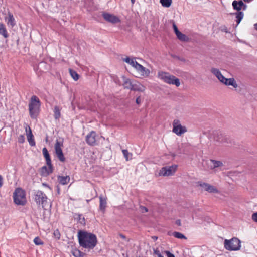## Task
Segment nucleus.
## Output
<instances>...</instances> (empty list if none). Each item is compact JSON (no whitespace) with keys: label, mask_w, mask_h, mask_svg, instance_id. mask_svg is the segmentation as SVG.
Returning a JSON list of instances; mask_svg holds the SVG:
<instances>
[{"label":"nucleus","mask_w":257,"mask_h":257,"mask_svg":"<svg viewBox=\"0 0 257 257\" xmlns=\"http://www.w3.org/2000/svg\"><path fill=\"white\" fill-rule=\"evenodd\" d=\"M40 106L41 102L39 98L36 95H33L29 104V113L32 118H36L39 113Z\"/></svg>","instance_id":"7ed1b4c3"},{"label":"nucleus","mask_w":257,"mask_h":257,"mask_svg":"<svg viewBox=\"0 0 257 257\" xmlns=\"http://www.w3.org/2000/svg\"><path fill=\"white\" fill-rule=\"evenodd\" d=\"M76 218L79 221L81 224H85V219L84 217L81 214H76Z\"/></svg>","instance_id":"72a5a7b5"},{"label":"nucleus","mask_w":257,"mask_h":257,"mask_svg":"<svg viewBox=\"0 0 257 257\" xmlns=\"http://www.w3.org/2000/svg\"><path fill=\"white\" fill-rule=\"evenodd\" d=\"M177 222H178V224H179V225L180 224V221H177Z\"/></svg>","instance_id":"864d4df0"},{"label":"nucleus","mask_w":257,"mask_h":257,"mask_svg":"<svg viewBox=\"0 0 257 257\" xmlns=\"http://www.w3.org/2000/svg\"><path fill=\"white\" fill-rule=\"evenodd\" d=\"M29 128V132L27 133V138L28 141L29 143V144L31 146H34L35 145V142L34 139L33 135L32 134L31 128L28 126Z\"/></svg>","instance_id":"a211bd4d"},{"label":"nucleus","mask_w":257,"mask_h":257,"mask_svg":"<svg viewBox=\"0 0 257 257\" xmlns=\"http://www.w3.org/2000/svg\"><path fill=\"white\" fill-rule=\"evenodd\" d=\"M166 254L167 255L168 257H175L174 255L170 252L169 251H166Z\"/></svg>","instance_id":"ea45409f"},{"label":"nucleus","mask_w":257,"mask_h":257,"mask_svg":"<svg viewBox=\"0 0 257 257\" xmlns=\"http://www.w3.org/2000/svg\"><path fill=\"white\" fill-rule=\"evenodd\" d=\"M78 239L81 246L89 249H93L97 243L96 235L86 231H79L78 233Z\"/></svg>","instance_id":"f257e3e1"},{"label":"nucleus","mask_w":257,"mask_h":257,"mask_svg":"<svg viewBox=\"0 0 257 257\" xmlns=\"http://www.w3.org/2000/svg\"><path fill=\"white\" fill-rule=\"evenodd\" d=\"M211 72L216 76V77L218 79V80L221 82H223V80L225 78V77L222 75L220 71L216 68H212L211 70Z\"/></svg>","instance_id":"6ab92c4d"},{"label":"nucleus","mask_w":257,"mask_h":257,"mask_svg":"<svg viewBox=\"0 0 257 257\" xmlns=\"http://www.w3.org/2000/svg\"><path fill=\"white\" fill-rule=\"evenodd\" d=\"M53 172V166L52 164L46 166H43L41 169V174L42 176H46Z\"/></svg>","instance_id":"2eb2a0df"},{"label":"nucleus","mask_w":257,"mask_h":257,"mask_svg":"<svg viewBox=\"0 0 257 257\" xmlns=\"http://www.w3.org/2000/svg\"><path fill=\"white\" fill-rule=\"evenodd\" d=\"M145 89V87L140 84H134L131 90H134V91H138L140 92H143L144 91Z\"/></svg>","instance_id":"a878e982"},{"label":"nucleus","mask_w":257,"mask_h":257,"mask_svg":"<svg viewBox=\"0 0 257 257\" xmlns=\"http://www.w3.org/2000/svg\"><path fill=\"white\" fill-rule=\"evenodd\" d=\"M34 200L38 205H41L42 208L48 206V197L42 191L38 190L35 193Z\"/></svg>","instance_id":"0eeeda50"},{"label":"nucleus","mask_w":257,"mask_h":257,"mask_svg":"<svg viewBox=\"0 0 257 257\" xmlns=\"http://www.w3.org/2000/svg\"><path fill=\"white\" fill-rule=\"evenodd\" d=\"M254 28L257 30V23L254 24Z\"/></svg>","instance_id":"09e8293b"},{"label":"nucleus","mask_w":257,"mask_h":257,"mask_svg":"<svg viewBox=\"0 0 257 257\" xmlns=\"http://www.w3.org/2000/svg\"><path fill=\"white\" fill-rule=\"evenodd\" d=\"M0 34L5 38H7L9 37V34L7 32L5 25L1 23H0Z\"/></svg>","instance_id":"5701e85b"},{"label":"nucleus","mask_w":257,"mask_h":257,"mask_svg":"<svg viewBox=\"0 0 257 257\" xmlns=\"http://www.w3.org/2000/svg\"><path fill=\"white\" fill-rule=\"evenodd\" d=\"M160 3L163 7L168 8L171 5L172 0H160Z\"/></svg>","instance_id":"bb28decb"},{"label":"nucleus","mask_w":257,"mask_h":257,"mask_svg":"<svg viewBox=\"0 0 257 257\" xmlns=\"http://www.w3.org/2000/svg\"><path fill=\"white\" fill-rule=\"evenodd\" d=\"M177 222H178V224H179V225L180 224V221H177Z\"/></svg>","instance_id":"3c124183"},{"label":"nucleus","mask_w":257,"mask_h":257,"mask_svg":"<svg viewBox=\"0 0 257 257\" xmlns=\"http://www.w3.org/2000/svg\"><path fill=\"white\" fill-rule=\"evenodd\" d=\"M123 60L134 67L141 76L147 77L150 75V71L149 69L139 64L136 61L135 58H130L127 57L123 58Z\"/></svg>","instance_id":"f03ea898"},{"label":"nucleus","mask_w":257,"mask_h":257,"mask_svg":"<svg viewBox=\"0 0 257 257\" xmlns=\"http://www.w3.org/2000/svg\"><path fill=\"white\" fill-rule=\"evenodd\" d=\"M178 166L173 165L170 166L162 167L159 171V175L160 176H169L174 174L176 172Z\"/></svg>","instance_id":"9d476101"},{"label":"nucleus","mask_w":257,"mask_h":257,"mask_svg":"<svg viewBox=\"0 0 257 257\" xmlns=\"http://www.w3.org/2000/svg\"><path fill=\"white\" fill-rule=\"evenodd\" d=\"M173 27L175 34L178 33V32H180L178 29L177 26L175 24H173Z\"/></svg>","instance_id":"e433bc0d"},{"label":"nucleus","mask_w":257,"mask_h":257,"mask_svg":"<svg viewBox=\"0 0 257 257\" xmlns=\"http://www.w3.org/2000/svg\"><path fill=\"white\" fill-rule=\"evenodd\" d=\"M245 2H247V3H249L250 2V1H251L252 0H243Z\"/></svg>","instance_id":"de8ad7c7"},{"label":"nucleus","mask_w":257,"mask_h":257,"mask_svg":"<svg viewBox=\"0 0 257 257\" xmlns=\"http://www.w3.org/2000/svg\"><path fill=\"white\" fill-rule=\"evenodd\" d=\"M80 253L81 252L80 251H77V253H76V254L74 253L73 255L76 257H80Z\"/></svg>","instance_id":"79ce46f5"},{"label":"nucleus","mask_w":257,"mask_h":257,"mask_svg":"<svg viewBox=\"0 0 257 257\" xmlns=\"http://www.w3.org/2000/svg\"><path fill=\"white\" fill-rule=\"evenodd\" d=\"M224 248L229 251H236L241 247L240 241L237 238L233 237L231 239L224 240Z\"/></svg>","instance_id":"423d86ee"},{"label":"nucleus","mask_w":257,"mask_h":257,"mask_svg":"<svg viewBox=\"0 0 257 257\" xmlns=\"http://www.w3.org/2000/svg\"><path fill=\"white\" fill-rule=\"evenodd\" d=\"M54 117L55 119H58L61 116L60 110L58 106H55L54 109Z\"/></svg>","instance_id":"c756f323"},{"label":"nucleus","mask_w":257,"mask_h":257,"mask_svg":"<svg viewBox=\"0 0 257 257\" xmlns=\"http://www.w3.org/2000/svg\"><path fill=\"white\" fill-rule=\"evenodd\" d=\"M131 2L134 4L135 2V0H131Z\"/></svg>","instance_id":"8fccbe9b"},{"label":"nucleus","mask_w":257,"mask_h":257,"mask_svg":"<svg viewBox=\"0 0 257 257\" xmlns=\"http://www.w3.org/2000/svg\"><path fill=\"white\" fill-rule=\"evenodd\" d=\"M25 141V137L23 135H20L18 138V142L20 143H23Z\"/></svg>","instance_id":"c9c22d12"},{"label":"nucleus","mask_w":257,"mask_h":257,"mask_svg":"<svg viewBox=\"0 0 257 257\" xmlns=\"http://www.w3.org/2000/svg\"><path fill=\"white\" fill-rule=\"evenodd\" d=\"M143 209H144V211H145L146 212H148V209H147L146 207H143Z\"/></svg>","instance_id":"49530a36"},{"label":"nucleus","mask_w":257,"mask_h":257,"mask_svg":"<svg viewBox=\"0 0 257 257\" xmlns=\"http://www.w3.org/2000/svg\"><path fill=\"white\" fill-rule=\"evenodd\" d=\"M172 132L177 136H181L187 132L185 126L181 125V121L178 119H175L172 122Z\"/></svg>","instance_id":"6e6552de"},{"label":"nucleus","mask_w":257,"mask_h":257,"mask_svg":"<svg viewBox=\"0 0 257 257\" xmlns=\"http://www.w3.org/2000/svg\"><path fill=\"white\" fill-rule=\"evenodd\" d=\"M154 239H157V237L155 236V237H154Z\"/></svg>","instance_id":"6e6d98bb"},{"label":"nucleus","mask_w":257,"mask_h":257,"mask_svg":"<svg viewBox=\"0 0 257 257\" xmlns=\"http://www.w3.org/2000/svg\"><path fill=\"white\" fill-rule=\"evenodd\" d=\"M223 81V82H222V83L226 85H232L234 88H237V84L233 78L228 79L225 78Z\"/></svg>","instance_id":"412c9836"},{"label":"nucleus","mask_w":257,"mask_h":257,"mask_svg":"<svg viewBox=\"0 0 257 257\" xmlns=\"http://www.w3.org/2000/svg\"><path fill=\"white\" fill-rule=\"evenodd\" d=\"M54 234H55V235H57V233H56V231H55V232H54Z\"/></svg>","instance_id":"4d7b16f0"},{"label":"nucleus","mask_w":257,"mask_h":257,"mask_svg":"<svg viewBox=\"0 0 257 257\" xmlns=\"http://www.w3.org/2000/svg\"><path fill=\"white\" fill-rule=\"evenodd\" d=\"M119 236H120L122 239H126V237H125L124 235H123V234H119Z\"/></svg>","instance_id":"c03bdc74"},{"label":"nucleus","mask_w":257,"mask_h":257,"mask_svg":"<svg viewBox=\"0 0 257 257\" xmlns=\"http://www.w3.org/2000/svg\"><path fill=\"white\" fill-rule=\"evenodd\" d=\"M96 133L94 131H91L86 137V143L90 146H94L96 142Z\"/></svg>","instance_id":"f8f14e48"},{"label":"nucleus","mask_w":257,"mask_h":257,"mask_svg":"<svg viewBox=\"0 0 257 257\" xmlns=\"http://www.w3.org/2000/svg\"><path fill=\"white\" fill-rule=\"evenodd\" d=\"M63 147V140H57L54 145V149L56 155L59 159L62 162L65 161V157L62 152V148Z\"/></svg>","instance_id":"1a4fd4ad"},{"label":"nucleus","mask_w":257,"mask_h":257,"mask_svg":"<svg viewBox=\"0 0 257 257\" xmlns=\"http://www.w3.org/2000/svg\"><path fill=\"white\" fill-rule=\"evenodd\" d=\"M8 25L11 26L13 27L15 25V20L12 14L8 13V17L5 18Z\"/></svg>","instance_id":"f3484780"},{"label":"nucleus","mask_w":257,"mask_h":257,"mask_svg":"<svg viewBox=\"0 0 257 257\" xmlns=\"http://www.w3.org/2000/svg\"><path fill=\"white\" fill-rule=\"evenodd\" d=\"M232 6L234 10H236L239 12L240 10H241L243 7L244 8L243 9H245L246 8V5L244 4L242 1H234L232 3Z\"/></svg>","instance_id":"dca6fc26"},{"label":"nucleus","mask_w":257,"mask_h":257,"mask_svg":"<svg viewBox=\"0 0 257 257\" xmlns=\"http://www.w3.org/2000/svg\"><path fill=\"white\" fill-rule=\"evenodd\" d=\"M54 234H55V235H57V233H56V231H55V232H54Z\"/></svg>","instance_id":"13d9d810"},{"label":"nucleus","mask_w":257,"mask_h":257,"mask_svg":"<svg viewBox=\"0 0 257 257\" xmlns=\"http://www.w3.org/2000/svg\"><path fill=\"white\" fill-rule=\"evenodd\" d=\"M123 154L126 159V161L128 160V156L129 155L132 156V154L130 153L127 150H122Z\"/></svg>","instance_id":"f704fd0d"},{"label":"nucleus","mask_w":257,"mask_h":257,"mask_svg":"<svg viewBox=\"0 0 257 257\" xmlns=\"http://www.w3.org/2000/svg\"><path fill=\"white\" fill-rule=\"evenodd\" d=\"M236 15V22L238 25L240 23V21L243 19L244 14L242 12H238Z\"/></svg>","instance_id":"7c9ffc66"},{"label":"nucleus","mask_w":257,"mask_h":257,"mask_svg":"<svg viewBox=\"0 0 257 257\" xmlns=\"http://www.w3.org/2000/svg\"><path fill=\"white\" fill-rule=\"evenodd\" d=\"M122 77L123 79V86L124 88L130 89L131 90L134 84L132 83L131 80L125 78L124 76H123Z\"/></svg>","instance_id":"b1692460"},{"label":"nucleus","mask_w":257,"mask_h":257,"mask_svg":"<svg viewBox=\"0 0 257 257\" xmlns=\"http://www.w3.org/2000/svg\"><path fill=\"white\" fill-rule=\"evenodd\" d=\"M103 17L106 21L113 24L119 23L120 22V20L119 19L118 17L109 13H103Z\"/></svg>","instance_id":"ddd939ff"},{"label":"nucleus","mask_w":257,"mask_h":257,"mask_svg":"<svg viewBox=\"0 0 257 257\" xmlns=\"http://www.w3.org/2000/svg\"><path fill=\"white\" fill-rule=\"evenodd\" d=\"M173 236L178 239H187V237L184 235L182 233L179 232H174L172 233Z\"/></svg>","instance_id":"c85d7f7f"},{"label":"nucleus","mask_w":257,"mask_h":257,"mask_svg":"<svg viewBox=\"0 0 257 257\" xmlns=\"http://www.w3.org/2000/svg\"><path fill=\"white\" fill-rule=\"evenodd\" d=\"M3 178L1 175H0V187L3 185Z\"/></svg>","instance_id":"37998d69"},{"label":"nucleus","mask_w":257,"mask_h":257,"mask_svg":"<svg viewBox=\"0 0 257 257\" xmlns=\"http://www.w3.org/2000/svg\"><path fill=\"white\" fill-rule=\"evenodd\" d=\"M177 222H178V224H179V225L180 224V221H177Z\"/></svg>","instance_id":"603ef678"},{"label":"nucleus","mask_w":257,"mask_h":257,"mask_svg":"<svg viewBox=\"0 0 257 257\" xmlns=\"http://www.w3.org/2000/svg\"><path fill=\"white\" fill-rule=\"evenodd\" d=\"M252 219L254 221L257 222V212L253 213Z\"/></svg>","instance_id":"4c0bfd02"},{"label":"nucleus","mask_w":257,"mask_h":257,"mask_svg":"<svg viewBox=\"0 0 257 257\" xmlns=\"http://www.w3.org/2000/svg\"><path fill=\"white\" fill-rule=\"evenodd\" d=\"M69 72L71 77L75 81H77L79 79V75L75 71L70 69Z\"/></svg>","instance_id":"cd10ccee"},{"label":"nucleus","mask_w":257,"mask_h":257,"mask_svg":"<svg viewBox=\"0 0 257 257\" xmlns=\"http://www.w3.org/2000/svg\"><path fill=\"white\" fill-rule=\"evenodd\" d=\"M56 231L58 233V234L57 235V237H58V238H59L60 236V233H59V231L58 230H57Z\"/></svg>","instance_id":"a18cd8bd"},{"label":"nucleus","mask_w":257,"mask_h":257,"mask_svg":"<svg viewBox=\"0 0 257 257\" xmlns=\"http://www.w3.org/2000/svg\"><path fill=\"white\" fill-rule=\"evenodd\" d=\"M199 186L202 188V189L208 192L209 193H218L219 191L217 188L209 184L199 182H198Z\"/></svg>","instance_id":"9b49d317"},{"label":"nucleus","mask_w":257,"mask_h":257,"mask_svg":"<svg viewBox=\"0 0 257 257\" xmlns=\"http://www.w3.org/2000/svg\"><path fill=\"white\" fill-rule=\"evenodd\" d=\"M155 253L158 255V257H163L159 251H155Z\"/></svg>","instance_id":"a19ab883"},{"label":"nucleus","mask_w":257,"mask_h":257,"mask_svg":"<svg viewBox=\"0 0 257 257\" xmlns=\"http://www.w3.org/2000/svg\"><path fill=\"white\" fill-rule=\"evenodd\" d=\"M211 162L212 163V167L213 168L220 167L223 165V163L220 161L211 160Z\"/></svg>","instance_id":"2f4dec72"},{"label":"nucleus","mask_w":257,"mask_h":257,"mask_svg":"<svg viewBox=\"0 0 257 257\" xmlns=\"http://www.w3.org/2000/svg\"><path fill=\"white\" fill-rule=\"evenodd\" d=\"M99 209L103 213H104L105 208L107 206V197L102 195L99 197Z\"/></svg>","instance_id":"4468645a"},{"label":"nucleus","mask_w":257,"mask_h":257,"mask_svg":"<svg viewBox=\"0 0 257 257\" xmlns=\"http://www.w3.org/2000/svg\"><path fill=\"white\" fill-rule=\"evenodd\" d=\"M58 180L60 184L64 185L67 184L69 182L70 177L69 176H59L58 177Z\"/></svg>","instance_id":"4be33fe9"},{"label":"nucleus","mask_w":257,"mask_h":257,"mask_svg":"<svg viewBox=\"0 0 257 257\" xmlns=\"http://www.w3.org/2000/svg\"><path fill=\"white\" fill-rule=\"evenodd\" d=\"M26 131L27 132V128H26Z\"/></svg>","instance_id":"bf43d9fd"},{"label":"nucleus","mask_w":257,"mask_h":257,"mask_svg":"<svg viewBox=\"0 0 257 257\" xmlns=\"http://www.w3.org/2000/svg\"><path fill=\"white\" fill-rule=\"evenodd\" d=\"M43 185L45 186H47V185L46 184L43 183Z\"/></svg>","instance_id":"5fc2aeb1"},{"label":"nucleus","mask_w":257,"mask_h":257,"mask_svg":"<svg viewBox=\"0 0 257 257\" xmlns=\"http://www.w3.org/2000/svg\"><path fill=\"white\" fill-rule=\"evenodd\" d=\"M13 198L15 203L17 205L24 206L26 204V193L21 188H18L15 189L13 193Z\"/></svg>","instance_id":"39448f33"},{"label":"nucleus","mask_w":257,"mask_h":257,"mask_svg":"<svg viewBox=\"0 0 257 257\" xmlns=\"http://www.w3.org/2000/svg\"><path fill=\"white\" fill-rule=\"evenodd\" d=\"M157 77L159 79L167 84L175 85L177 87L180 85V80L175 76L170 74L168 72L159 71L157 74Z\"/></svg>","instance_id":"20e7f679"},{"label":"nucleus","mask_w":257,"mask_h":257,"mask_svg":"<svg viewBox=\"0 0 257 257\" xmlns=\"http://www.w3.org/2000/svg\"><path fill=\"white\" fill-rule=\"evenodd\" d=\"M34 243L36 245H43L44 244V242L41 239V238L39 237H36L34 239Z\"/></svg>","instance_id":"473e14b6"},{"label":"nucleus","mask_w":257,"mask_h":257,"mask_svg":"<svg viewBox=\"0 0 257 257\" xmlns=\"http://www.w3.org/2000/svg\"><path fill=\"white\" fill-rule=\"evenodd\" d=\"M177 38L181 41L187 42L189 41V38L185 34L179 32L176 34Z\"/></svg>","instance_id":"393cba45"},{"label":"nucleus","mask_w":257,"mask_h":257,"mask_svg":"<svg viewBox=\"0 0 257 257\" xmlns=\"http://www.w3.org/2000/svg\"><path fill=\"white\" fill-rule=\"evenodd\" d=\"M136 102L138 105H139L141 103V99L140 96H139V97H138L136 98Z\"/></svg>","instance_id":"58836bf2"},{"label":"nucleus","mask_w":257,"mask_h":257,"mask_svg":"<svg viewBox=\"0 0 257 257\" xmlns=\"http://www.w3.org/2000/svg\"><path fill=\"white\" fill-rule=\"evenodd\" d=\"M43 155L46 160V164L47 165H50L51 163V158L46 148H44L42 149Z\"/></svg>","instance_id":"aec40b11"}]
</instances>
